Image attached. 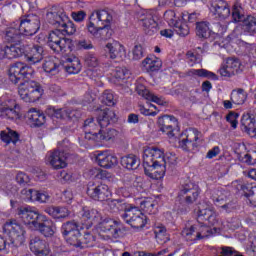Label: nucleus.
<instances>
[{
  "instance_id": "f257e3e1",
  "label": "nucleus",
  "mask_w": 256,
  "mask_h": 256,
  "mask_svg": "<svg viewBox=\"0 0 256 256\" xmlns=\"http://www.w3.org/2000/svg\"><path fill=\"white\" fill-rule=\"evenodd\" d=\"M16 215L30 229L38 231L46 239H51L57 232V225L47 216L33 210L31 206H20L16 210Z\"/></svg>"
},
{
  "instance_id": "f03ea898",
  "label": "nucleus",
  "mask_w": 256,
  "mask_h": 256,
  "mask_svg": "<svg viewBox=\"0 0 256 256\" xmlns=\"http://www.w3.org/2000/svg\"><path fill=\"white\" fill-rule=\"evenodd\" d=\"M201 194V189L198 185H195L191 181H186L180 185V190L178 193L179 201L184 208H179L181 213H187L190 208L189 205H193L197 199H199V195Z\"/></svg>"
},
{
  "instance_id": "7ed1b4c3",
  "label": "nucleus",
  "mask_w": 256,
  "mask_h": 256,
  "mask_svg": "<svg viewBox=\"0 0 256 256\" xmlns=\"http://www.w3.org/2000/svg\"><path fill=\"white\" fill-rule=\"evenodd\" d=\"M25 233V228L17 220H8L3 225V234L13 247H21L25 243Z\"/></svg>"
},
{
  "instance_id": "20e7f679",
  "label": "nucleus",
  "mask_w": 256,
  "mask_h": 256,
  "mask_svg": "<svg viewBox=\"0 0 256 256\" xmlns=\"http://www.w3.org/2000/svg\"><path fill=\"white\" fill-rule=\"evenodd\" d=\"M18 93L25 103H35V101H39L40 97H43V87L39 82L25 80L20 82Z\"/></svg>"
},
{
  "instance_id": "39448f33",
  "label": "nucleus",
  "mask_w": 256,
  "mask_h": 256,
  "mask_svg": "<svg viewBox=\"0 0 256 256\" xmlns=\"http://www.w3.org/2000/svg\"><path fill=\"white\" fill-rule=\"evenodd\" d=\"M143 165L149 169H155V167H167L165 153L157 147H147L143 151Z\"/></svg>"
},
{
  "instance_id": "423d86ee",
  "label": "nucleus",
  "mask_w": 256,
  "mask_h": 256,
  "mask_svg": "<svg viewBox=\"0 0 256 256\" xmlns=\"http://www.w3.org/2000/svg\"><path fill=\"white\" fill-rule=\"evenodd\" d=\"M35 74L33 67L24 64L23 62H16L11 65L9 69V79L14 85H17L19 81L25 79H31Z\"/></svg>"
},
{
  "instance_id": "0eeeda50",
  "label": "nucleus",
  "mask_w": 256,
  "mask_h": 256,
  "mask_svg": "<svg viewBox=\"0 0 256 256\" xmlns=\"http://www.w3.org/2000/svg\"><path fill=\"white\" fill-rule=\"evenodd\" d=\"M18 25L22 35H25V37H33V35L41 29V20L39 19V16L29 14L20 17Z\"/></svg>"
},
{
  "instance_id": "6e6552de",
  "label": "nucleus",
  "mask_w": 256,
  "mask_h": 256,
  "mask_svg": "<svg viewBox=\"0 0 256 256\" xmlns=\"http://www.w3.org/2000/svg\"><path fill=\"white\" fill-rule=\"evenodd\" d=\"M86 193L93 201H109L111 198V189L103 182H89Z\"/></svg>"
},
{
  "instance_id": "1a4fd4ad",
  "label": "nucleus",
  "mask_w": 256,
  "mask_h": 256,
  "mask_svg": "<svg viewBox=\"0 0 256 256\" xmlns=\"http://www.w3.org/2000/svg\"><path fill=\"white\" fill-rule=\"evenodd\" d=\"M29 249L35 256H55L49 242L39 235L30 236Z\"/></svg>"
},
{
  "instance_id": "9d476101",
  "label": "nucleus",
  "mask_w": 256,
  "mask_h": 256,
  "mask_svg": "<svg viewBox=\"0 0 256 256\" xmlns=\"http://www.w3.org/2000/svg\"><path fill=\"white\" fill-rule=\"evenodd\" d=\"M121 217L133 229H143L147 225V216L137 207L130 208L126 213H122Z\"/></svg>"
},
{
  "instance_id": "9b49d317",
  "label": "nucleus",
  "mask_w": 256,
  "mask_h": 256,
  "mask_svg": "<svg viewBox=\"0 0 256 256\" xmlns=\"http://www.w3.org/2000/svg\"><path fill=\"white\" fill-rule=\"evenodd\" d=\"M97 223H99L101 231L104 233H110L114 239H119V237L127 231V228L121 223V221L105 219L103 221L100 220Z\"/></svg>"
},
{
  "instance_id": "f8f14e48",
  "label": "nucleus",
  "mask_w": 256,
  "mask_h": 256,
  "mask_svg": "<svg viewBox=\"0 0 256 256\" xmlns=\"http://www.w3.org/2000/svg\"><path fill=\"white\" fill-rule=\"evenodd\" d=\"M164 17L166 21H168L170 27H174V31L177 33V35H179L180 37H187V35H189V25L181 21V19H178L175 11H166L164 13Z\"/></svg>"
},
{
  "instance_id": "ddd939ff",
  "label": "nucleus",
  "mask_w": 256,
  "mask_h": 256,
  "mask_svg": "<svg viewBox=\"0 0 256 256\" xmlns=\"http://www.w3.org/2000/svg\"><path fill=\"white\" fill-rule=\"evenodd\" d=\"M243 72V65L241 60L235 57H230L226 60V63L219 69V73L222 77H234Z\"/></svg>"
},
{
  "instance_id": "4468645a",
  "label": "nucleus",
  "mask_w": 256,
  "mask_h": 256,
  "mask_svg": "<svg viewBox=\"0 0 256 256\" xmlns=\"http://www.w3.org/2000/svg\"><path fill=\"white\" fill-rule=\"evenodd\" d=\"M212 201L216 203L218 207H221L226 213H233V211H237V201L230 200L228 202H225V195H223V192L219 189L212 191Z\"/></svg>"
},
{
  "instance_id": "2eb2a0df",
  "label": "nucleus",
  "mask_w": 256,
  "mask_h": 256,
  "mask_svg": "<svg viewBox=\"0 0 256 256\" xmlns=\"http://www.w3.org/2000/svg\"><path fill=\"white\" fill-rule=\"evenodd\" d=\"M17 107V102L13 99H8L0 101V119H19V113L15 111Z\"/></svg>"
},
{
  "instance_id": "dca6fc26",
  "label": "nucleus",
  "mask_w": 256,
  "mask_h": 256,
  "mask_svg": "<svg viewBox=\"0 0 256 256\" xmlns=\"http://www.w3.org/2000/svg\"><path fill=\"white\" fill-rule=\"evenodd\" d=\"M81 220L84 229H90L93 227V223H99L103 220V217L97 209H89L84 207L81 212Z\"/></svg>"
},
{
  "instance_id": "f3484780",
  "label": "nucleus",
  "mask_w": 256,
  "mask_h": 256,
  "mask_svg": "<svg viewBox=\"0 0 256 256\" xmlns=\"http://www.w3.org/2000/svg\"><path fill=\"white\" fill-rule=\"evenodd\" d=\"M178 122L175 116L164 115L158 118V126L162 133H166L168 137H175L173 131H175V127H177Z\"/></svg>"
},
{
  "instance_id": "a211bd4d",
  "label": "nucleus",
  "mask_w": 256,
  "mask_h": 256,
  "mask_svg": "<svg viewBox=\"0 0 256 256\" xmlns=\"http://www.w3.org/2000/svg\"><path fill=\"white\" fill-rule=\"evenodd\" d=\"M67 14L65 13V10L59 6H53L50 8L46 14V19L50 25H53V27H61V24L65 20V17Z\"/></svg>"
},
{
  "instance_id": "6ab92c4d",
  "label": "nucleus",
  "mask_w": 256,
  "mask_h": 256,
  "mask_svg": "<svg viewBox=\"0 0 256 256\" xmlns=\"http://www.w3.org/2000/svg\"><path fill=\"white\" fill-rule=\"evenodd\" d=\"M100 129H105L109 127V125H113V123H117V114L115 111L105 108L98 112V117L96 119Z\"/></svg>"
},
{
  "instance_id": "aec40b11",
  "label": "nucleus",
  "mask_w": 256,
  "mask_h": 256,
  "mask_svg": "<svg viewBox=\"0 0 256 256\" xmlns=\"http://www.w3.org/2000/svg\"><path fill=\"white\" fill-rule=\"evenodd\" d=\"M21 195L26 201H37L38 203H47L49 194L43 190L27 189L21 190Z\"/></svg>"
},
{
  "instance_id": "412c9836",
  "label": "nucleus",
  "mask_w": 256,
  "mask_h": 256,
  "mask_svg": "<svg viewBox=\"0 0 256 256\" xmlns=\"http://www.w3.org/2000/svg\"><path fill=\"white\" fill-rule=\"evenodd\" d=\"M68 154L63 150H54L51 152L48 161L53 169H65L67 167Z\"/></svg>"
},
{
  "instance_id": "4be33fe9",
  "label": "nucleus",
  "mask_w": 256,
  "mask_h": 256,
  "mask_svg": "<svg viewBox=\"0 0 256 256\" xmlns=\"http://www.w3.org/2000/svg\"><path fill=\"white\" fill-rule=\"evenodd\" d=\"M43 53H45L43 46L39 44H34L32 46L27 45V50H26L27 62L30 63L31 65H35V63H40L41 61H43Z\"/></svg>"
},
{
  "instance_id": "5701e85b",
  "label": "nucleus",
  "mask_w": 256,
  "mask_h": 256,
  "mask_svg": "<svg viewBox=\"0 0 256 256\" xmlns=\"http://www.w3.org/2000/svg\"><path fill=\"white\" fill-rule=\"evenodd\" d=\"M104 51L108 53L110 59H123L127 55L125 47L117 41L108 42L104 47Z\"/></svg>"
},
{
  "instance_id": "b1692460",
  "label": "nucleus",
  "mask_w": 256,
  "mask_h": 256,
  "mask_svg": "<svg viewBox=\"0 0 256 256\" xmlns=\"http://www.w3.org/2000/svg\"><path fill=\"white\" fill-rule=\"evenodd\" d=\"M211 11L214 15H217L219 19H227L231 15V8L229 4L224 0H215L211 4Z\"/></svg>"
},
{
  "instance_id": "393cba45",
  "label": "nucleus",
  "mask_w": 256,
  "mask_h": 256,
  "mask_svg": "<svg viewBox=\"0 0 256 256\" xmlns=\"http://www.w3.org/2000/svg\"><path fill=\"white\" fill-rule=\"evenodd\" d=\"M84 133H85V139L87 141H96L98 137L97 131H99V126L96 125L95 119L93 117H90L84 121L83 125Z\"/></svg>"
},
{
  "instance_id": "a878e982",
  "label": "nucleus",
  "mask_w": 256,
  "mask_h": 256,
  "mask_svg": "<svg viewBox=\"0 0 256 256\" xmlns=\"http://www.w3.org/2000/svg\"><path fill=\"white\" fill-rule=\"evenodd\" d=\"M21 35H23V33H21L20 28L17 29L11 26L4 30L3 41L4 43H9L10 45H21Z\"/></svg>"
},
{
  "instance_id": "bb28decb",
  "label": "nucleus",
  "mask_w": 256,
  "mask_h": 256,
  "mask_svg": "<svg viewBox=\"0 0 256 256\" xmlns=\"http://www.w3.org/2000/svg\"><path fill=\"white\" fill-rule=\"evenodd\" d=\"M241 130L250 137H256V120L251 114H244L241 119Z\"/></svg>"
},
{
  "instance_id": "cd10ccee",
  "label": "nucleus",
  "mask_w": 256,
  "mask_h": 256,
  "mask_svg": "<svg viewBox=\"0 0 256 256\" xmlns=\"http://www.w3.org/2000/svg\"><path fill=\"white\" fill-rule=\"evenodd\" d=\"M90 19L96 22V25L103 27V25H111L113 16L107 10H97L90 15Z\"/></svg>"
},
{
  "instance_id": "c85d7f7f",
  "label": "nucleus",
  "mask_w": 256,
  "mask_h": 256,
  "mask_svg": "<svg viewBox=\"0 0 256 256\" xmlns=\"http://www.w3.org/2000/svg\"><path fill=\"white\" fill-rule=\"evenodd\" d=\"M143 31L146 35H155L157 31H159L157 21H155V18L152 14H146L141 19Z\"/></svg>"
},
{
  "instance_id": "c756f323",
  "label": "nucleus",
  "mask_w": 256,
  "mask_h": 256,
  "mask_svg": "<svg viewBox=\"0 0 256 256\" xmlns=\"http://www.w3.org/2000/svg\"><path fill=\"white\" fill-rule=\"evenodd\" d=\"M27 45L10 44L6 45V59H18V57H26Z\"/></svg>"
},
{
  "instance_id": "7c9ffc66",
  "label": "nucleus",
  "mask_w": 256,
  "mask_h": 256,
  "mask_svg": "<svg viewBox=\"0 0 256 256\" xmlns=\"http://www.w3.org/2000/svg\"><path fill=\"white\" fill-rule=\"evenodd\" d=\"M96 161H98V165L104 169H111L118 163L117 157L113 156V154H109L108 152L99 153L96 157Z\"/></svg>"
},
{
  "instance_id": "2f4dec72",
  "label": "nucleus",
  "mask_w": 256,
  "mask_h": 256,
  "mask_svg": "<svg viewBox=\"0 0 256 256\" xmlns=\"http://www.w3.org/2000/svg\"><path fill=\"white\" fill-rule=\"evenodd\" d=\"M28 119L31 127H42V125H45V114L41 110H37V108H31L28 111Z\"/></svg>"
},
{
  "instance_id": "473e14b6",
  "label": "nucleus",
  "mask_w": 256,
  "mask_h": 256,
  "mask_svg": "<svg viewBox=\"0 0 256 256\" xmlns=\"http://www.w3.org/2000/svg\"><path fill=\"white\" fill-rule=\"evenodd\" d=\"M204 229H207V227L201 225H193L190 228H184L182 230V237L187 238L189 241H193V234L196 233L194 241H199L200 239H203L201 233H203Z\"/></svg>"
},
{
  "instance_id": "72a5a7b5",
  "label": "nucleus",
  "mask_w": 256,
  "mask_h": 256,
  "mask_svg": "<svg viewBox=\"0 0 256 256\" xmlns=\"http://www.w3.org/2000/svg\"><path fill=\"white\" fill-rule=\"evenodd\" d=\"M64 68L70 75H77V73L81 72V60L75 56H69L65 60Z\"/></svg>"
},
{
  "instance_id": "f704fd0d",
  "label": "nucleus",
  "mask_w": 256,
  "mask_h": 256,
  "mask_svg": "<svg viewBox=\"0 0 256 256\" xmlns=\"http://www.w3.org/2000/svg\"><path fill=\"white\" fill-rule=\"evenodd\" d=\"M20 137L21 136L18 134V132L11 128H6L5 130H2L0 132V139L6 145H10V143H13V145H17Z\"/></svg>"
},
{
  "instance_id": "c9c22d12",
  "label": "nucleus",
  "mask_w": 256,
  "mask_h": 256,
  "mask_svg": "<svg viewBox=\"0 0 256 256\" xmlns=\"http://www.w3.org/2000/svg\"><path fill=\"white\" fill-rule=\"evenodd\" d=\"M44 211L53 219H65L69 217V210L61 206H48Z\"/></svg>"
},
{
  "instance_id": "e433bc0d",
  "label": "nucleus",
  "mask_w": 256,
  "mask_h": 256,
  "mask_svg": "<svg viewBox=\"0 0 256 256\" xmlns=\"http://www.w3.org/2000/svg\"><path fill=\"white\" fill-rule=\"evenodd\" d=\"M121 165L129 171H133L141 165V160L136 155L129 154L121 158Z\"/></svg>"
},
{
  "instance_id": "4c0bfd02",
  "label": "nucleus",
  "mask_w": 256,
  "mask_h": 256,
  "mask_svg": "<svg viewBox=\"0 0 256 256\" xmlns=\"http://www.w3.org/2000/svg\"><path fill=\"white\" fill-rule=\"evenodd\" d=\"M136 91L138 95L144 97L147 101H153V103H157V105H163V100L147 90L144 85L137 86Z\"/></svg>"
},
{
  "instance_id": "58836bf2",
  "label": "nucleus",
  "mask_w": 256,
  "mask_h": 256,
  "mask_svg": "<svg viewBox=\"0 0 256 256\" xmlns=\"http://www.w3.org/2000/svg\"><path fill=\"white\" fill-rule=\"evenodd\" d=\"M210 23L207 21L196 22V35L199 39H209L211 37Z\"/></svg>"
},
{
  "instance_id": "ea45409f",
  "label": "nucleus",
  "mask_w": 256,
  "mask_h": 256,
  "mask_svg": "<svg viewBox=\"0 0 256 256\" xmlns=\"http://www.w3.org/2000/svg\"><path fill=\"white\" fill-rule=\"evenodd\" d=\"M117 130L113 128H100L98 130V137L96 138V143H100V141H111V139H115L117 137Z\"/></svg>"
},
{
  "instance_id": "a19ab883",
  "label": "nucleus",
  "mask_w": 256,
  "mask_h": 256,
  "mask_svg": "<svg viewBox=\"0 0 256 256\" xmlns=\"http://www.w3.org/2000/svg\"><path fill=\"white\" fill-rule=\"evenodd\" d=\"M167 167H155V168H148V166H144V173L147 175V177H150V179H155L156 181H159V179H163L165 177V169Z\"/></svg>"
},
{
  "instance_id": "79ce46f5",
  "label": "nucleus",
  "mask_w": 256,
  "mask_h": 256,
  "mask_svg": "<svg viewBox=\"0 0 256 256\" xmlns=\"http://www.w3.org/2000/svg\"><path fill=\"white\" fill-rule=\"evenodd\" d=\"M242 30L248 35H255L256 33V18L255 16L247 15L241 24Z\"/></svg>"
},
{
  "instance_id": "37998d69",
  "label": "nucleus",
  "mask_w": 256,
  "mask_h": 256,
  "mask_svg": "<svg viewBox=\"0 0 256 256\" xmlns=\"http://www.w3.org/2000/svg\"><path fill=\"white\" fill-rule=\"evenodd\" d=\"M188 75L190 77H204L205 79H212V81H217V79H219L217 74L205 69H191L188 71Z\"/></svg>"
},
{
  "instance_id": "c03bdc74",
  "label": "nucleus",
  "mask_w": 256,
  "mask_h": 256,
  "mask_svg": "<svg viewBox=\"0 0 256 256\" xmlns=\"http://www.w3.org/2000/svg\"><path fill=\"white\" fill-rule=\"evenodd\" d=\"M247 16H245V10L241 6V3L236 2L232 7V19L234 23H242Z\"/></svg>"
},
{
  "instance_id": "a18cd8bd",
  "label": "nucleus",
  "mask_w": 256,
  "mask_h": 256,
  "mask_svg": "<svg viewBox=\"0 0 256 256\" xmlns=\"http://www.w3.org/2000/svg\"><path fill=\"white\" fill-rule=\"evenodd\" d=\"M230 101H232L234 105H243V103L247 101V92H245V90L242 88L233 90L231 93Z\"/></svg>"
},
{
  "instance_id": "49530a36",
  "label": "nucleus",
  "mask_w": 256,
  "mask_h": 256,
  "mask_svg": "<svg viewBox=\"0 0 256 256\" xmlns=\"http://www.w3.org/2000/svg\"><path fill=\"white\" fill-rule=\"evenodd\" d=\"M75 231H79V224L75 220L67 221L61 226L63 237H69V235H72Z\"/></svg>"
},
{
  "instance_id": "de8ad7c7",
  "label": "nucleus",
  "mask_w": 256,
  "mask_h": 256,
  "mask_svg": "<svg viewBox=\"0 0 256 256\" xmlns=\"http://www.w3.org/2000/svg\"><path fill=\"white\" fill-rule=\"evenodd\" d=\"M114 83H117V85H121V81H125V79H129L131 76V71H129L125 67H117L114 70Z\"/></svg>"
},
{
  "instance_id": "09e8293b",
  "label": "nucleus",
  "mask_w": 256,
  "mask_h": 256,
  "mask_svg": "<svg viewBox=\"0 0 256 256\" xmlns=\"http://www.w3.org/2000/svg\"><path fill=\"white\" fill-rule=\"evenodd\" d=\"M60 28V32L66 33L67 35H74V33L77 31V27L73 21H70L69 16L64 17V20L60 24Z\"/></svg>"
},
{
  "instance_id": "8fccbe9b",
  "label": "nucleus",
  "mask_w": 256,
  "mask_h": 256,
  "mask_svg": "<svg viewBox=\"0 0 256 256\" xmlns=\"http://www.w3.org/2000/svg\"><path fill=\"white\" fill-rule=\"evenodd\" d=\"M142 65L146 67L147 71H150L151 73L155 71H159L161 69L162 62L160 59H152L147 57L143 60Z\"/></svg>"
},
{
  "instance_id": "3c124183",
  "label": "nucleus",
  "mask_w": 256,
  "mask_h": 256,
  "mask_svg": "<svg viewBox=\"0 0 256 256\" xmlns=\"http://www.w3.org/2000/svg\"><path fill=\"white\" fill-rule=\"evenodd\" d=\"M86 29L88 31V33H90V35H92V37H95V39H99L100 37V31H107L106 28H101V26L97 25V22L93 19L89 18V22L86 25Z\"/></svg>"
},
{
  "instance_id": "603ef678",
  "label": "nucleus",
  "mask_w": 256,
  "mask_h": 256,
  "mask_svg": "<svg viewBox=\"0 0 256 256\" xmlns=\"http://www.w3.org/2000/svg\"><path fill=\"white\" fill-rule=\"evenodd\" d=\"M82 238L83 236L81 235V232L77 230L75 231V233L66 236V242L68 243V245H72V247H79L81 249Z\"/></svg>"
},
{
  "instance_id": "864d4df0",
  "label": "nucleus",
  "mask_w": 256,
  "mask_h": 256,
  "mask_svg": "<svg viewBox=\"0 0 256 256\" xmlns=\"http://www.w3.org/2000/svg\"><path fill=\"white\" fill-rule=\"evenodd\" d=\"M155 239L167 243L169 237L167 236V228L163 224H158L154 227Z\"/></svg>"
},
{
  "instance_id": "5fc2aeb1",
  "label": "nucleus",
  "mask_w": 256,
  "mask_h": 256,
  "mask_svg": "<svg viewBox=\"0 0 256 256\" xmlns=\"http://www.w3.org/2000/svg\"><path fill=\"white\" fill-rule=\"evenodd\" d=\"M81 117V111L73 108H62V118L77 121Z\"/></svg>"
},
{
  "instance_id": "6e6d98bb",
  "label": "nucleus",
  "mask_w": 256,
  "mask_h": 256,
  "mask_svg": "<svg viewBox=\"0 0 256 256\" xmlns=\"http://www.w3.org/2000/svg\"><path fill=\"white\" fill-rule=\"evenodd\" d=\"M43 69L45 73H50V75H57L59 73V64L55 60L48 58L43 64Z\"/></svg>"
},
{
  "instance_id": "4d7b16f0",
  "label": "nucleus",
  "mask_w": 256,
  "mask_h": 256,
  "mask_svg": "<svg viewBox=\"0 0 256 256\" xmlns=\"http://www.w3.org/2000/svg\"><path fill=\"white\" fill-rule=\"evenodd\" d=\"M84 63L86 67H99V57H97V54L93 52H87L84 55Z\"/></svg>"
},
{
  "instance_id": "13d9d810",
  "label": "nucleus",
  "mask_w": 256,
  "mask_h": 256,
  "mask_svg": "<svg viewBox=\"0 0 256 256\" xmlns=\"http://www.w3.org/2000/svg\"><path fill=\"white\" fill-rule=\"evenodd\" d=\"M101 103L107 105V107H113L115 105V96L111 93V91L106 90L101 96Z\"/></svg>"
},
{
  "instance_id": "bf43d9fd",
  "label": "nucleus",
  "mask_w": 256,
  "mask_h": 256,
  "mask_svg": "<svg viewBox=\"0 0 256 256\" xmlns=\"http://www.w3.org/2000/svg\"><path fill=\"white\" fill-rule=\"evenodd\" d=\"M238 189L240 191H243L244 195L249 199H251V197H253L254 193H255V189L256 187H253V184H249V183H244V184H239L238 185Z\"/></svg>"
},
{
  "instance_id": "052dcab7",
  "label": "nucleus",
  "mask_w": 256,
  "mask_h": 256,
  "mask_svg": "<svg viewBox=\"0 0 256 256\" xmlns=\"http://www.w3.org/2000/svg\"><path fill=\"white\" fill-rule=\"evenodd\" d=\"M87 247H95V237L89 232H84L81 249H86Z\"/></svg>"
},
{
  "instance_id": "680f3d73",
  "label": "nucleus",
  "mask_w": 256,
  "mask_h": 256,
  "mask_svg": "<svg viewBox=\"0 0 256 256\" xmlns=\"http://www.w3.org/2000/svg\"><path fill=\"white\" fill-rule=\"evenodd\" d=\"M132 55L134 61H139L140 59H143V57L145 56V50L143 48V45H141L139 42H136L132 50Z\"/></svg>"
},
{
  "instance_id": "e2e57ef3",
  "label": "nucleus",
  "mask_w": 256,
  "mask_h": 256,
  "mask_svg": "<svg viewBox=\"0 0 256 256\" xmlns=\"http://www.w3.org/2000/svg\"><path fill=\"white\" fill-rule=\"evenodd\" d=\"M198 217H202L204 221H209L211 223V221L215 220V212L210 208L200 209L198 211Z\"/></svg>"
},
{
  "instance_id": "0e129e2a",
  "label": "nucleus",
  "mask_w": 256,
  "mask_h": 256,
  "mask_svg": "<svg viewBox=\"0 0 256 256\" xmlns=\"http://www.w3.org/2000/svg\"><path fill=\"white\" fill-rule=\"evenodd\" d=\"M60 39H63V33L61 32V30L56 29L50 32L48 36V41H47L48 47L50 45H53V43H57V41H59Z\"/></svg>"
},
{
  "instance_id": "69168bd1",
  "label": "nucleus",
  "mask_w": 256,
  "mask_h": 256,
  "mask_svg": "<svg viewBox=\"0 0 256 256\" xmlns=\"http://www.w3.org/2000/svg\"><path fill=\"white\" fill-rule=\"evenodd\" d=\"M179 145L183 151H195L197 147H199V144L197 142L188 141L186 139H182L179 142Z\"/></svg>"
},
{
  "instance_id": "338daca9",
  "label": "nucleus",
  "mask_w": 256,
  "mask_h": 256,
  "mask_svg": "<svg viewBox=\"0 0 256 256\" xmlns=\"http://www.w3.org/2000/svg\"><path fill=\"white\" fill-rule=\"evenodd\" d=\"M73 51V40L63 37L62 46H60V53H71Z\"/></svg>"
},
{
  "instance_id": "774afa93",
  "label": "nucleus",
  "mask_w": 256,
  "mask_h": 256,
  "mask_svg": "<svg viewBox=\"0 0 256 256\" xmlns=\"http://www.w3.org/2000/svg\"><path fill=\"white\" fill-rule=\"evenodd\" d=\"M15 179L21 187H25V185H29L31 182V178H29V175L25 174V172H18Z\"/></svg>"
}]
</instances>
